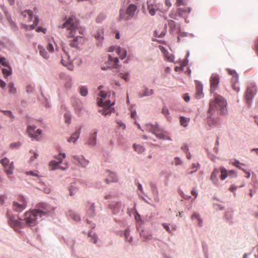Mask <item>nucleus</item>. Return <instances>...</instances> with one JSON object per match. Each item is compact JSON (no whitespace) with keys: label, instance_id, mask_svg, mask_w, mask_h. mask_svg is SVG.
I'll return each mask as SVG.
<instances>
[{"label":"nucleus","instance_id":"obj_1","mask_svg":"<svg viewBox=\"0 0 258 258\" xmlns=\"http://www.w3.org/2000/svg\"><path fill=\"white\" fill-rule=\"evenodd\" d=\"M215 99L210 103L209 112H210L215 109L217 110L221 114H225L227 112V102L224 98L217 94H214Z\"/></svg>","mask_w":258,"mask_h":258},{"label":"nucleus","instance_id":"obj_2","mask_svg":"<svg viewBox=\"0 0 258 258\" xmlns=\"http://www.w3.org/2000/svg\"><path fill=\"white\" fill-rule=\"evenodd\" d=\"M137 7L133 4L129 5L126 9L121 8L119 10V15L118 21L124 20L126 21L131 20L135 16Z\"/></svg>","mask_w":258,"mask_h":258},{"label":"nucleus","instance_id":"obj_3","mask_svg":"<svg viewBox=\"0 0 258 258\" xmlns=\"http://www.w3.org/2000/svg\"><path fill=\"white\" fill-rule=\"evenodd\" d=\"M41 219L39 218V214L35 209L30 212H26L24 214L23 220L26 221L28 226L31 227L35 226Z\"/></svg>","mask_w":258,"mask_h":258},{"label":"nucleus","instance_id":"obj_4","mask_svg":"<svg viewBox=\"0 0 258 258\" xmlns=\"http://www.w3.org/2000/svg\"><path fill=\"white\" fill-rule=\"evenodd\" d=\"M55 209V207H51L49 205L42 203L40 205L39 209L35 210L39 214V218L43 219L48 216H53Z\"/></svg>","mask_w":258,"mask_h":258},{"label":"nucleus","instance_id":"obj_5","mask_svg":"<svg viewBox=\"0 0 258 258\" xmlns=\"http://www.w3.org/2000/svg\"><path fill=\"white\" fill-rule=\"evenodd\" d=\"M78 25L76 21L73 18H69L62 25L60 26L61 28H67L70 32L68 35V38L73 37L76 33V29L78 28Z\"/></svg>","mask_w":258,"mask_h":258},{"label":"nucleus","instance_id":"obj_6","mask_svg":"<svg viewBox=\"0 0 258 258\" xmlns=\"http://www.w3.org/2000/svg\"><path fill=\"white\" fill-rule=\"evenodd\" d=\"M220 82V76L217 74H213L210 79V91L214 93L218 88Z\"/></svg>","mask_w":258,"mask_h":258},{"label":"nucleus","instance_id":"obj_7","mask_svg":"<svg viewBox=\"0 0 258 258\" xmlns=\"http://www.w3.org/2000/svg\"><path fill=\"white\" fill-rule=\"evenodd\" d=\"M144 129L149 132L152 133L153 134L156 136V137L158 139L161 138V135L160 133V128L157 125H153L152 124H147L144 127Z\"/></svg>","mask_w":258,"mask_h":258},{"label":"nucleus","instance_id":"obj_8","mask_svg":"<svg viewBox=\"0 0 258 258\" xmlns=\"http://www.w3.org/2000/svg\"><path fill=\"white\" fill-rule=\"evenodd\" d=\"M7 216L9 218V223L10 225L14 229L16 230L17 228L22 227V223L20 221L23 220L22 219L19 218V220L16 219L15 216L10 215L8 213Z\"/></svg>","mask_w":258,"mask_h":258},{"label":"nucleus","instance_id":"obj_9","mask_svg":"<svg viewBox=\"0 0 258 258\" xmlns=\"http://www.w3.org/2000/svg\"><path fill=\"white\" fill-rule=\"evenodd\" d=\"M72 104L77 114L80 115L83 108V105L81 100L76 97H73L72 99Z\"/></svg>","mask_w":258,"mask_h":258},{"label":"nucleus","instance_id":"obj_10","mask_svg":"<svg viewBox=\"0 0 258 258\" xmlns=\"http://www.w3.org/2000/svg\"><path fill=\"white\" fill-rule=\"evenodd\" d=\"M20 199L23 202L22 204H18L17 202L13 203V210L17 212H22L26 207V203L24 197H21Z\"/></svg>","mask_w":258,"mask_h":258},{"label":"nucleus","instance_id":"obj_11","mask_svg":"<svg viewBox=\"0 0 258 258\" xmlns=\"http://www.w3.org/2000/svg\"><path fill=\"white\" fill-rule=\"evenodd\" d=\"M97 133V130L94 129L90 133L88 142L89 145L93 147L96 146Z\"/></svg>","mask_w":258,"mask_h":258},{"label":"nucleus","instance_id":"obj_12","mask_svg":"<svg viewBox=\"0 0 258 258\" xmlns=\"http://www.w3.org/2000/svg\"><path fill=\"white\" fill-rule=\"evenodd\" d=\"M110 208L114 215H117L123 211V207L121 202H118L110 205Z\"/></svg>","mask_w":258,"mask_h":258},{"label":"nucleus","instance_id":"obj_13","mask_svg":"<svg viewBox=\"0 0 258 258\" xmlns=\"http://www.w3.org/2000/svg\"><path fill=\"white\" fill-rule=\"evenodd\" d=\"M255 92L256 88L254 87L247 88L245 93V99L248 104H249L252 97L255 94Z\"/></svg>","mask_w":258,"mask_h":258},{"label":"nucleus","instance_id":"obj_14","mask_svg":"<svg viewBox=\"0 0 258 258\" xmlns=\"http://www.w3.org/2000/svg\"><path fill=\"white\" fill-rule=\"evenodd\" d=\"M190 9L189 8H184V9L180 8L177 10L175 16H174V17L172 16V17L174 19H176V17L177 16L182 17H184L186 16V15L187 13H189L190 12Z\"/></svg>","mask_w":258,"mask_h":258},{"label":"nucleus","instance_id":"obj_15","mask_svg":"<svg viewBox=\"0 0 258 258\" xmlns=\"http://www.w3.org/2000/svg\"><path fill=\"white\" fill-rule=\"evenodd\" d=\"M147 7L148 10H149V13L153 16L155 14V10H157V6L156 5H154V2L153 1L149 0L147 1Z\"/></svg>","mask_w":258,"mask_h":258},{"label":"nucleus","instance_id":"obj_16","mask_svg":"<svg viewBox=\"0 0 258 258\" xmlns=\"http://www.w3.org/2000/svg\"><path fill=\"white\" fill-rule=\"evenodd\" d=\"M81 130V127H80L77 131L74 133L71 137L68 139V142L75 143L79 138Z\"/></svg>","mask_w":258,"mask_h":258},{"label":"nucleus","instance_id":"obj_17","mask_svg":"<svg viewBox=\"0 0 258 258\" xmlns=\"http://www.w3.org/2000/svg\"><path fill=\"white\" fill-rule=\"evenodd\" d=\"M36 127V126L28 125L27 131L30 137L37 140L38 135L35 134V130Z\"/></svg>","mask_w":258,"mask_h":258},{"label":"nucleus","instance_id":"obj_18","mask_svg":"<svg viewBox=\"0 0 258 258\" xmlns=\"http://www.w3.org/2000/svg\"><path fill=\"white\" fill-rule=\"evenodd\" d=\"M162 54H163L165 59L169 61L172 62L174 60V56L172 54L169 53L164 48L162 47Z\"/></svg>","mask_w":258,"mask_h":258},{"label":"nucleus","instance_id":"obj_19","mask_svg":"<svg viewBox=\"0 0 258 258\" xmlns=\"http://www.w3.org/2000/svg\"><path fill=\"white\" fill-rule=\"evenodd\" d=\"M14 169V166L13 162H11L10 165L4 168L5 172L9 176L13 173Z\"/></svg>","mask_w":258,"mask_h":258},{"label":"nucleus","instance_id":"obj_20","mask_svg":"<svg viewBox=\"0 0 258 258\" xmlns=\"http://www.w3.org/2000/svg\"><path fill=\"white\" fill-rule=\"evenodd\" d=\"M196 91H197V92L196 94V98L197 99L201 98L203 96V93H202L203 86L201 84H197Z\"/></svg>","mask_w":258,"mask_h":258},{"label":"nucleus","instance_id":"obj_21","mask_svg":"<svg viewBox=\"0 0 258 258\" xmlns=\"http://www.w3.org/2000/svg\"><path fill=\"white\" fill-rule=\"evenodd\" d=\"M153 94V90H149L148 88H146L143 93L140 92L139 93V96L140 98H142L145 96H149Z\"/></svg>","mask_w":258,"mask_h":258},{"label":"nucleus","instance_id":"obj_22","mask_svg":"<svg viewBox=\"0 0 258 258\" xmlns=\"http://www.w3.org/2000/svg\"><path fill=\"white\" fill-rule=\"evenodd\" d=\"M133 148L135 151L138 152L139 154H141L145 151L144 147L140 145H137L136 144H134L133 145Z\"/></svg>","mask_w":258,"mask_h":258},{"label":"nucleus","instance_id":"obj_23","mask_svg":"<svg viewBox=\"0 0 258 258\" xmlns=\"http://www.w3.org/2000/svg\"><path fill=\"white\" fill-rule=\"evenodd\" d=\"M40 54L44 58L47 59L49 57V55L45 50V49L42 46H38Z\"/></svg>","mask_w":258,"mask_h":258},{"label":"nucleus","instance_id":"obj_24","mask_svg":"<svg viewBox=\"0 0 258 258\" xmlns=\"http://www.w3.org/2000/svg\"><path fill=\"white\" fill-rule=\"evenodd\" d=\"M88 214L90 217H94L95 215V206L94 203H92L90 206V208L88 211Z\"/></svg>","mask_w":258,"mask_h":258},{"label":"nucleus","instance_id":"obj_25","mask_svg":"<svg viewBox=\"0 0 258 258\" xmlns=\"http://www.w3.org/2000/svg\"><path fill=\"white\" fill-rule=\"evenodd\" d=\"M69 215L74 220L76 221H79L81 220L80 216L73 211H70Z\"/></svg>","mask_w":258,"mask_h":258},{"label":"nucleus","instance_id":"obj_26","mask_svg":"<svg viewBox=\"0 0 258 258\" xmlns=\"http://www.w3.org/2000/svg\"><path fill=\"white\" fill-rule=\"evenodd\" d=\"M191 219H197L198 221L199 225L200 227L202 226L203 221L201 219L200 215L199 214H197L196 213H195L194 214H193L191 216Z\"/></svg>","mask_w":258,"mask_h":258},{"label":"nucleus","instance_id":"obj_27","mask_svg":"<svg viewBox=\"0 0 258 258\" xmlns=\"http://www.w3.org/2000/svg\"><path fill=\"white\" fill-rule=\"evenodd\" d=\"M58 166L59 163L55 161H51L49 163V167L51 170H54L58 169Z\"/></svg>","mask_w":258,"mask_h":258},{"label":"nucleus","instance_id":"obj_28","mask_svg":"<svg viewBox=\"0 0 258 258\" xmlns=\"http://www.w3.org/2000/svg\"><path fill=\"white\" fill-rule=\"evenodd\" d=\"M228 176L227 170L224 167L221 168V180H224Z\"/></svg>","mask_w":258,"mask_h":258},{"label":"nucleus","instance_id":"obj_29","mask_svg":"<svg viewBox=\"0 0 258 258\" xmlns=\"http://www.w3.org/2000/svg\"><path fill=\"white\" fill-rule=\"evenodd\" d=\"M124 236L126 241L131 242L132 241V236H130V231L128 229H126L124 231Z\"/></svg>","mask_w":258,"mask_h":258},{"label":"nucleus","instance_id":"obj_30","mask_svg":"<svg viewBox=\"0 0 258 258\" xmlns=\"http://www.w3.org/2000/svg\"><path fill=\"white\" fill-rule=\"evenodd\" d=\"M80 93L82 96H86L88 94V91L87 87L81 86L80 88Z\"/></svg>","mask_w":258,"mask_h":258},{"label":"nucleus","instance_id":"obj_31","mask_svg":"<svg viewBox=\"0 0 258 258\" xmlns=\"http://www.w3.org/2000/svg\"><path fill=\"white\" fill-rule=\"evenodd\" d=\"M89 162V160L86 159L83 156V159L80 160V161L79 162V163L82 167L85 168L88 165Z\"/></svg>","mask_w":258,"mask_h":258},{"label":"nucleus","instance_id":"obj_32","mask_svg":"<svg viewBox=\"0 0 258 258\" xmlns=\"http://www.w3.org/2000/svg\"><path fill=\"white\" fill-rule=\"evenodd\" d=\"M9 88V92L11 94H15L17 92L16 88L14 87V84L13 83H10L8 85Z\"/></svg>","mask_w":258,"mask_h":258},{"label":"nucleus","instance_id":"obj_33","mask_svg":"<svg viewBox=\"0 0 258 258\" xmlns=\"http://www.w3.org/2000/svg\"><path fill=\"white\" fill-rule=\"evenodd\" d=\"M188 121H189V119L184 117L181 116L180 117V124L184 127H185L187 125V123H188Z\"/></svg>","mask_w":258,"mask_h":258},{"label":"nucleus","instance_id":"obj_34","mask_svg":"<svg viewBox=\"0 0 258 258\" xmlns=\"http://www.w3.org/2000/svg\"><path fill=\"white\" fill-rule=\"evenodd\" d=\"M64 118L65 122L68 124H70L71 122V115L69 112H66L64 114Z\"/></svg>","mask_w":258,"mask_h":258},{"label":"nucleus","instance_id":"obj_35","mask_svg":"<svg viewBox=\"0 0 258 258\" xmlns=\"http://www.w3.org/2000/svg\"><path fill=\"white\" fill-rule=\"evenodd\" d=\"M1 163L3 165L4 168L10 164V160L6 157L1 160Z\"/></svg>","mask_w":258,"mask_h":258},{"label":"nucleus","instance_id":"obj_36","mask_svg":"<svg viewBox=\"0 0 258 258\" xmlns=\"http://www.w3.org/2000/svg\"><path fill=\"white\" fill-rule=\"evenodd\" d=\"M106 18V16L103 14H100L96 18V21L97 23H101Z\"/></svg>","mask_w":258,"mask_h":258},{"label":"nucleus","instance_id":"obj_37","mask_svg":"<svg viewBox=\"0 0 258 258\" xmlns=\"http://www.w3.org/2000/svg\"><path fill=\"white\" fill-rule=\"evenodd\" d=\"M95 38L98 40H102L103 39V36L102 35V30H99L97 34L95 35Z\"/></svg>","mask_w":258,"mask_h":258},{"label":"nucleus","instance_id":"obj_38","mask_svg":"<svg viewBox=\"0 0 258 258\" xmlns=\"http://www.w3.org/2000/svg\"><path fill=\"white\" fill-rule=\"evenodd\" d=\"M119 76L120 78L123 79L125 81H129V73H126L125 74H123L122 73H120L119 74Z\"/></svg>","mask_w":258,"mask_h":258},{"label":"nucleus","instance_id":"obj_39","mask_svg":"<svg viewBox=\"0 0 258 258\" xmlns=\"http://www.w3.org/2000/svg\"><path fill=\"white\" fill-rule=\"evenodd\" d=\"M199 164L198 163H193L192 164V168H191L192 170L189 171V173L192 174V173L197 171L198 169H199Z\"/></svg>","mask_w":258,"mask_h":258},{"label":"nucleus","instance_id":"obj_40","mask_svg":"<svg viewBox=\"0 0 258 258\" xmlns=\"http://www.w3.org/2000/svg\"><path fill=\"white\" fill-rule=\"evenodd\" d=\"M3 73L5 77H7L10 76L12 74V70L10 68V70H9L7 69H2Z\"/></svg>","mask_w":258,"mask_h":258},{"label":"nucleus","instance_id":"obj_41","mask_svg":"<svg viewBox=\"0 0 258 258\" xmlns=\"http://www.w3.org/2000/svg\"><path fill=\"white\" fill-rule=\"evenodd\" d=\"M21 146L20 142L13 143L10 144V148L12 149H18Z\"/></svg>","mask_w":258,"mask_h":258},{"label":"nucleus","instance_id":"obj_42","mask_svg":"<svg viewBox=\"0 0 258 258\" xmlns=\"http://www.w3.org/2000/svg\"><path fill=\"white\" fill-rule=\"evenodd\" d=\"M110 177L112 179V181L116 182L118 180L117 177L115 173L111 172L109 175Z\"/></svg>","mask_w":258,"mask_h":258},{"label":"nucleus","instance_id":"obj_43","mask_svg":"<svg viewBox=\"0 0 258 258\" xmlns=\"http://www.w3.org/2000/svg\"><path fill=\"white\" fill-rule=\"evenodd\" d=\"M219 171L217 169H215L213 172L212 173L211 179L214 181L216 179L217 174L218 173Z\"/></svg>","mask_w":258,"mask_h":258},{"label":"nucleus","instance_id":"obj_44","mask_svg":"<svg viewBox=\"0 0 258 258\" xmlns=\"http://www.w3.org/2000/svg\"><path fill=\"white\" fill-rule=\"evenodd\" d=\"M66 58L68 60H70V56H69L67 52H66V56L62 57V60L61 61L62 64L64 66H67V63L65 62L64 60V58Z\"/></svg>","mask_w":258,"mask_h":258},{"label":"nucleus","instance_id":"obj_45","mask_svg":"<svg viewBox=\"0 0 258 258\" xmlns=\"http://www.w3.org/2000/svg\"><path fill=\"white\" fill-rule=\"evenodd\" d=\"M2 112H3L5 115H8L11 117V118H14V116L12 114V112L9 110H2Z\"/></svg>","mask_w":258,"mask_h":258},{"label":"nucleus","instance_id":"obj_46","mask_svg":"<svg viewBox=\"0 0 258 258\" xmlns=\"http://www.w3.org/2000/svg\"><path fill=\"white\" fill-rule=\"evenodd\" d=\"M33 90H34V89H33V86L30 85L27 86L26 88V92L28 94L32 93L33 91Z\"/></svg>","mask_w":258,"mask_h":258},{"label":"nucleus","instance_id":"obj_47","mask_svg":"<svg viewBox=\"0 0 258 258\" xmlns=\"http://www.w3.org/2000/svg\"><path fill=\"white\" fill-rule=\"evenodd\" d=\"M232 87L236 92H238L239 91V87L238 85V83H232Z\"/></svg>","mask_w":258,"mask_h":258},{"label":"nucleus","instance_id":"obj_48","mask_svg":"<svg viewBox=\"0 0 258 258\" xmlns=\"http://www.w3.org/2000/svg\"><path fill=\"white\" fill-rule=\"evenodd\" d=\"M114 104V102H113L112 104H111V101L109 100H108L104 102V107L109 108L111 106Z\"/></svg>","mask_w":258,"mask_h":258},{"label":"nucleus","instance_id":"obj_49","mask_svg":"<svg viewBox=\"0 0 258 258\" xmlns=\"http://www.w3.org/2000/svg\"><path fill=\"white\" fill-rule=\"evenodd\" d=\"M109 108H107V109H102L101 110H99V112H101L102 114H103L105 116H106L107 115H110L111 114V112L108 110Z\"/></svg>","mask_w":258,"mask_h":258},{"label":"nucleus","instance_id":"obj_50","mask_svg":"<svg viewBox=\"0 0 258 258\" xmlns=\"http://www.w3.org/2000/svg\"><path fill=\"white\" fill-rule=\"evenodd\" d=\"M88 236L89 237H91L93 238V239L94 240V241L93 242L94 243H96L97 241V237H96V236L95 235V234H92V231H90L88 233Z\"/></svg>","mask_w":258,"mask_h":258},{"label":"nucleus","instance_id":"obj_51","mask_svg":"<svg viewBox=\"0 0 258 258\" xmlns=\"http://www.w3.org/2000/svg\"><path fill=\"white\" fill-rule=\"evenodd\" d=\"M226 70L228 74L231 75L232 77L237 75L235 70H231L229 69H227Z\"/></svg>","mask_w":258,"mask_h":258},{"label":"nucleus","instance_id":"obj_52","mask_svg":"<svg viewBox=\"0 0 258 258\" xmlns=\"http://www.w3.org/2000/svg\"><path fill=\"white\" fill-rule=\"evenodd\" d=\"M36 31L37 32H43L44 34H45L46 33V28H43L42 27H38V28H37V29H36Z\"/></svg>","mask_w":258,"mask_h":258},{"label":"nucleus","instance_id":"obj_53","mask_svg":"<svg viewBox=\"0 0 258 258\" xmlns=\"http://www.w3.org/2000/svg\"><path fill=\"white\" fill-rule=\"evenodd\" d=\"M127 54V51L125 49L123 50V52L119 54V56L121 59H124L126 56Z\"/></svg>","mask_w":258,"mask_h":258},{"label":"nucleus","instance_id":"obj_54","mask_svg":"<svg viewBox=\"0 0 258 258\" xmlns=\"http://www.w3.org/2000/svg\"><path fill=\"white\" fill-rule=\"evenodd\" d=\"M0 63L4 66H7V63L6 61V58L4 57L0 56Z\"/></svg>","mask_w":258,"mask_h":258},{"label":"nucleus","instance_id":"obj_55","mask_svg":"<svg viewBox=\"0 0 258 258\" xmlns=\"http://www.w3.org/2000/svg\"><path fill=\"white\" fill-rule=\"evenodd\" d=\"M47 48L50 52H52L54 51L53 46L52 44L50 42L48 43Z\"/></svg>","mask_w":258,"mask_h":258},{"label":"nucleus","instance_id":"obj_56","mask_svg":"<svg viewBox=\"0 0 258 258\" xmlns=\"http://www.w3.org/2000/svg\"><path fill=\"white\" fill-rule=\"evenodd\" d=\"M109 58L110 60L113 61L114 65H116L119 62V59L117 57L113 58L111 56H109Z\"/></svg>","mask_w":258,"mask_h":258},{"label":"nucleus","instance_id":"obj_57","mask_svg":"<svg viewBox=\"0 0 258 258\" xmlns=\"http://www.w3.org/2000/svg\"><path fill=\"white\" fill-rule=\"evenodd\" d=\"M231 82H232V83H234V82H235L236 83H238V75H236L232 77Z\"/></svg>","mask_w":258,"mask_h":258},{"label":"nucleus","instance_id":"obj_58","mask_svg":"<svg viewBox=\"0 0 258 258\" xmlns=\"http://www.w3.org/2000/svg\"><path fill=\"white\" fill-rule=\"evenodd\" d=\"M99 96L101 97V99H104L106 97V93L103 91H100L99 93Z\"/></svg>","mask_w":258,"mask_h":258},{"label":"nucleus","instance_id":"obj_59","mask_svg":"<svg viewBox=\"0 0 258 258\" xmlns=\"http://www.w3.org/2000/svg\"><path fill=\"white\" fill-rule=\"evenodd\" d=\"M174 163L175 165H178L181 164V161L178 157H175L174 159Z\"/></svg>","mask_w":258,"mask_h":258},{"label":"nucleus","instance_id":"obj_60","mask_svg":"<svg viewBox=\"0 0 258 258\" xmlns=\"http://www.w3.org/2000/svg\"><path fill=\"white\" fill-rule=\"evenodd\" d=\"M73 158L78 162L80 161L81 159H83V156H77V155H73Z\"/></svg>","mask_w":258,"mask_h":258},{"label":"nucleus","instance_id":"obj_61","mask_svg":"<svg viewBox=\"0 0 258 258\" xmlns=\"http://www.w3.org/2000/svg\"><path fill=\"white\" fill-rule=\"evenodd\" d=\"M26 174L27 175H30L34 177H38V175L37 173H34L33 171H30L26 172Z\"/></svg>","mask_w":258,"mask_h":258},{"label":"nucleus","instance_id":"obj_62","mask_svg":"<svg viewBox=\"0 0 258 258\" xmlns=\"http://www.w3.org/2000/svg\"><path fill=\"white\" fill-rule=\"evenodd\" d=\"M36 26V25L33 24L32 25H31L30 26L26 25L25 28L27 30H33L35 29Z\"/></svg>","mask_w":258,"mask_h":258},{"label":"nucleus","instance_id":"obj_63","mask_svg":"<svg viewBox=\"0 0 258 258\" xmlns=\"http://www.w3.org/2000/svg\"><path fill=\"white\" fill-rule=\"evenodd\" d=\"M123 48H121L120 47L118 46L116 49V52L118 55H119L123 52Z\"/></svg>","mask_w":258,"mask_h":258},{"label":"nucleus","instance_id":"obj_64","mask_svg":"<svg viewBox=\"0 0 258 258\" xmlns=\"http://www.w3.org/2000/svg\"><path fill=\"white\" fill-rule=\"evenodd\" d=\"M183 99L186 102H188L190 100V97L187 94H185L183 95Z\"/></svg>","mask_w":258,"mask_h":258}]
</instances>
